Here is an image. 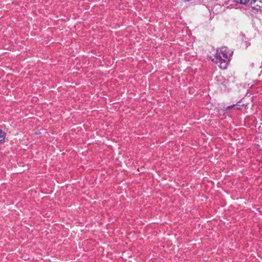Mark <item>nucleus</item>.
<instances>
[{"label": "nucleus", "mask_w": 262, "mask_h": 262, "mask_svg": "<svg viewBox=\"0 0 262 262\" xmlns=\"http://www.w3.org/2000/svg\"><path fill=\"white\" fill-rule=\"evenodd\" d=\"M233 52L226 47H223L217 50L215 55L212 59V61L219 65L222 69L227 68L230 57Z\"/></svg>", "instance_id": "1"}, {"label": "nucleus", "mask_w": 262, "mask_h": 262, "mask_svg": "<svg viewBox=\"0 0 262 262\" xmlns=\"http://www.w3.org/2000/svg\"><path fill=\"white\" fill-rule=\"evenodd\" d=\"M250 5L253 9L262 11V0H252L250 3Z\"/></svg>", "instance_id": "2"}, {"label": "nucleus", "mask_w": 262, "mask_h": 262, "mask_svg": "<svg viewBox=\"0 0 262 262\" xmlns=\"http://www.w3.org/2000/svg\"><path fill=\"white\" fill-rule=\"evenodd\" d=\"M5 137L6 133L2 130L0 129V143L4 142Z\"/></svg>", "instance_id": "3"}, {"label": "nucleus", "mask_w": 262, "mask_h": 262, "mask_svg": "<svg viewBox=\"0 0 262 262\" xmlns=\"http://www.w3.org/2000/svg\"><path fill=\"white\" fill-rule=\"evenodd\" d=\"M234 1L236 3H239L245 5L249 2V0H234Z\"/></svg>", "instance_id": "4"}, {"label": "nucleus", "mask_w": 262, "mask_h": 262, "mask_svg": "<svg viewBox=\"0 0 262 262\" xmlns=\"http://www.w3.org/2000/svg\"><path fill=\"white\" fill-rule=\"evenodd\" d=\"M239 105H230V106H228L227 107V110H229L233 107H235V106H236V108L237 109H239V108L238 107Z\"/></svg>", "instance_id": "5"}]
</instances>
